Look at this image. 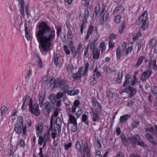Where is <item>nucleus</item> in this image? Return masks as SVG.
<instances>
[{
	"label": "nucleus",
	"instance_id": "obj_41",
	"mask_svg": "<svg viewBox=\"0 0 157 157\" xmlns=\"http://www.w3.org/2000/svg\"><path fill=\"white\" fill-rule=\"evenodd\" d=\"M123 50H121V48L118 46L116 49V57L117 59L119 60L121 58V55Z\"/></svg>",
	"mask_w": 157,
	"mask_h": 157
},
{
	"label": "nucleus",
	"instance_id": "obj_22",
	"mask_svg": "<svg viewBox=\"0 0 157 157\" xmlns=\"http://www.w3.org/2000/svg\"><path fill=\"white\" fill-rule=\"evenodd\" d=\"M93 58L94 59L98 60L100 56V51L98 48H95L94 50L92 51Z\"/></svg>",
	"mask_w": 157,
	"mask_h": 157
},
{
	"label": "nucleus",
	"instance_id": "obj_24",
	"mask_svg": "<svg viewBox=\"0 0 157 157\" xmlns=\"http://www.w3.org/2000/svg\"><path fill=\"white\" fill-rule=\"evenodd\" d=\"M82 48V45L81 43H79L77 46L76 50L75 52L74 57L79 56L80 53Z\"/></svg>",
	"mask_w": 157,
	"mask_h": 157
},
{
	"label": "nucleus",
	"instance_id": "obj_39",
	"mask_svg": "<svg viewBox=\"0 0 157 157\" xmlns=\"http://www.w3.org/2000/svg\"><path fill=\"white\" fill-rule=\"evenodd\" d=\"M100 9V6H95L94 8V12L92 17V19H95L98 14Z\"/></svg>",
	"mask_w": 157,
	"mask_h": 157
},
{
	"label": "nucleus",
	"instance_id": "obj_33",
	"mask_svg": "<svg viewBox=\"0 0 157 157\" xmlns=\"http://www.w3.org/2000/svg\"><path fill=\"white\" fill-rule=\"evenodd\" d=\"M68 94L70 96H75L78 94L79 90L78 89H75L73 90H67V91Z\"/></svg>",
	"mask_w": 157,
	"mask_h": 157
},
{
	"label": "nucleus",
	"instance_id": "obj_42",
	"mask_svg": "<svg viewBox=\"0 0 157 157\" xmlns=\"http://www.w3.org/2000/svg\"><path fill=\"white\" fill-rule=\"evenodd\" d=\"M75 149L78 152H82V147L79 141H77L75 143Z\"/></svg>",
	"mask_w": 157,
	"mask_h": 157
},
{
	"label": "nucleus",
	"instance_id": "obj_49",
	"mask_svg": "<svg viewBox=\"0 0 157 157\" xmlns=\"http://www.w3.org/2000/svg\"><path fill=\"white\" fill-rule=\"evenodd\" d=\"M100 48L101 53L105 51L106 49V47L105 43L104 42H101L100 44Z\"/></svg>",
	"mask_w": 157,
	"mask_h": 157
},
{
	"label": "nucleus",
	"instance_id": "obj_45",
	"mask_svg": "<svg viewBox=\"0 0 157 157\" xmlns=\"http://www.w3.org/2000/svg\"><path fill=\"white\" fill-rule=\"evenodd\" d=\"M145 58V57L144 56H140L137 59V62L135 64V66L137 67H139L141 64L142 61Z\"/></svg>",
	"mask_w": 157,
	"mask_h": 157
},
{
	"label": "nucleus",
	"instance_id": "obj_58",
	"mask_svg": "<svg viewBox=\"0 0 157 157\" xmlns=\"http://www.w3.org/2000/svg\"><path fill=\"white\" fill-rule=\"evenodd\" d=\"M63 50L65 52L66 54L68 55L70 54V51L68 49V47L67 45H65L63 46Z\"/></svg>",
	"mask_w": 157,
	"mask_h": 157
},
{
	"label": "nucleus",
	"instance_id": "obj_7",
	"mask_svg": "<svg viewBox=\"0 0 157 157\" xmlns=\"http://www.w3.org/2000/svg\"><path fill=\"white\" fill-rule=\"evenodd\" d=\"M83 67H80L78 70L77 72L73 73L71 75V77L74 81H76L78 80H80L81 79L82 76V73Z\"/></svg>",
	"mask_w": 157,
	"mask_h": 157
},
{
	"label": "nucleus",
	"instance_id": "obj_26",
	"mask_svg": "<svg viewBox=\"0 0 157 157\" xmlns=\"http://www.w3.org/2000/svg\"><path fill=\"white\" fill-rule=\"evenodd\" d=\"M8 109L7 107L6 106H3L1 107L0 109V114L1 117H2L1 119V121H2L3 120V117L5 115V114L8 111Z\"/></svg>",
	"mask_w": 157,
	"mask_h": 157
},
{
	"label": "nucleus",
	"instance_id": "obj_10",
	"mask_svg": "<svg viewBox=\"0 0 157 157\" xmlns=\"http://www.w3.org/2000/svg\"><path fill=\"white\" fill-rule=\"evenodd\" d=\"M127 85L125 87H124V91L126 92H130V94L129 95V98H132L136 93V89L130 86H127Z\"/></svg>",
	"mask_w": 157,
	"mask_h": 157
},
{
	"label": "nucleus",
	"instance_id": "obj_1",
	"mask_svg": "<svg viewBox=\"0 0 157 157\" xmlns=\"http://www.w3.org/2000/svg\"><path fill=\"white\" fill-rule=\"evenodd\" d=\"M38 30L36 33V38L42 49L44 52L50 50L52 42L55 38V31L51 30V28L45 21L38 22L36 25Z\"/></svg>",
	"mask_w": 157,
	"mask_h": 157
},
{
	"label": "nucleus",
	"instance_id": "obj_29",
	"mask_svg": "<svg viewBox=\"0 0 157 157\" xmlns=\"http://www.w3.org/2000/svg\"><path fill=\"white\" fill-rule=\"evenodd\" d=\"M60 57V55L59 54L57 53L54 57V63L56 67L59 66L60 65V63L59 61Z\"/></svg>",
	"mask_w": 157,
	"mask_h": 157
},
{
	"label": "nucleus",
	"instance_id": "obj_37",
	"mask_svg": "<svg viewBox=\"0 0 157 157\" xmlns=\"http://www.w3.org/2000/svg\"><path fill=\"white\" fill-rule=\"evenodd\" d=\"M124 8L122 6H121L118 7H116L113 12V14L114 15L118 12L121 13H122L124 11Z\"/></svg>",
	"mask_w": 157,
	"mask_h": 157
},
{
	"label": "nucleus",
	"instance_id": "obj_46",
	"mask_svg": "<svg viewBox=\"0 0 157 157\" xmlns=\"http://www.w3.org/2000/svg\"><path fill=\"white\" fill-rule=\"evenodd\" d=\"M145 137L151 143L154 142V139L153 136L149 133H147L145 134Z\"/></svg>",
	"mask_w": 157,
	"mask_h": 157
},
{
	"label": "nucleus",
	"instance_id": "obj_9",
	"mask_svg": "<svg viewBox=\"0 0 157 157\" xmlns=\"http://www.w3.org/2000/svg\"><path fill=\"white\" fill-rule=\"evenodd\" d=\"M92 113V119L93 122H98L100 119V113L101 111H98L94 109H91Z\"/></svg>",
	"mask_w": 157,
	"mask_h": 157
},
{
	"label": "nucleus",
	"instance_id": "obj_40",
	"mask_svg": "<svg viewBox=\"0 0 157 157\" xmlns=\"http://www.w3.org/2000/svg\"><path fill=\"white\" fill-rule=\"evenodd\" d=\"M69 123L70 124H73V125L77 124V120L74 116L70 114L69 115Z\"/></svg>",
	"mask_w": 157,
	"mask_h": 157
},
{
	"label": "nucleus",
	"instance_id": "obj_18",
	"mask_svg": "<svg viewBox=\"0 0 157 157\" xmlns=\"http://www.w3.org/2000/svg\"><path fill=\"white\" fill-rule=\"evenodd\" d=\"M117 76L114 78V81L117 83L120 84L121 83L123 77L122 72H119L117 74Z\"/></svg>",
	"mask_w": 157,
	"mask_h": 157
},
{
	"label": "nucleus",
	"instance_id": "obj_5",
	"mask_svg": "<svg viewBox=\"0 0 157 157\" xmlns=\"http://www.w3.org/2000/svg\"><path fill=\"white\" fill-rule=\"evenodd\" d=\"M138 73L137 71L135 72L133 76L129 74H126L125 76V80L123 83V87H125L127 85L129 84V82H131L132 86H134L138 83V79L136 78V75Z\"/></svg>",
	"mask_w": 157,
	"mask_h": 157
},
{
	"label": "nucleus",
	"instance_id": "obj_36",
	"mask_svg": "<svg viewBox=\"0 0 157 157\" xmlns=\"http://www.w3.org/2000/svg\"><path fill=\"white\" fill-rule=\"evenodd\" d=\"M106 97L108 99H112L115 96V94L111 90H107L106 91Z\"/></svg>",
	"mask_w": 157,
	"mask_h": 157
},
{
	"label": "nucleus",
	"instance_id": "obj_11",
	"mask_svg": "<svg viewBox=\"0 0 157 157\" xmlns=\"http://www.w3.org/2000/svg\"><path fill=\"white\" fill-rule=\"evenodd\" d=\"M82 151L83 154L86 156H90V150L89 149L87 143L86 142H84L83 144H82Z\"/></svg>",
	"mask_w": 157,
	"mask_h": 157
},
{
	"label": "nucleus",
	"instance_id": "obj_64",
	"mask_svg": "<svg viewBox=\"0 0 157 157\" xmlns=\"http://www.w3.org/2000/svg\"><path fill=\"white\" fill-rule=\"evenodd\" d=\"M151 93L154 95L157 94V87L154 86L152 87L151 89Z\"/></svg>",
	"mask_w": 157,
	"mask_h": 157
},
{
	"label": "nucleus",
	"instance_id": "obj_8",
	"mask_svg": "<svg viewBox=\"0 0 157 157\" xmlns=\"http://www.w3.org/2000/svg\"><path fill=\"white\" fill-rule=\"evenodd\" d=\"M91 102L94 108L91 109H94L98 111H101L102 107L101 105L97 100L96 98L95 97H93L91 99Z\"/></svg>",
	"mask_w": 157,
	"mask_h": 157
},
{
	"label": "nucleus",
	"instance_id": "obj_35",
	"mask_svg": "<svg viewBox=\"0 0 157 157\" xmlns=\"http://www.w3.org/2000/svg\"><path fill=\"white\" fill-rule=\"evenodd\" d=\"M101 73L99 71H97V67H96L93 71L92 76L98 78L101 76Z\"/></svg>",
	"mask_w": 157,
	"mask_h": 157
},
{
	"label": "nucleus",
	"instance_id": "obj_30",
	"mask_svg": "<svg viewBox=\"0 0 157 157\" xmlns=\"http://www.w3.org/2000/svg\"><path fill=\"white\" fill-rule=\"evenodd\" d=\"M87 23V21H85L82 20L81 22V25L80 27V32L81 34L82 35L83 33L84 29L86 27V24Z\"/></svg>",
	"mask_w": 157,
	"mask_h": 157
},
{
	"label": "nucleus",
	"instance_id": "obj_25",
	"mask_svg": "<svg viewBox=\"0 0 157 157\" xmlns=\"http://www.w3.org/2000/svg\"><path fill=\"white\" fill-rule=\"evenodd\" d=\"M80 103L78 100H75L73 102V106H72L71 112L73 113H75L77 108L78 107Z\"/></svg>",
	"mask_w": 157,
	"mask_h": 157
},
{
	"label": "nucleus",
	"instance_id": "obj_31",
	"mask_svg": "<svg viewBox=\"0 0 157 157\" xmlns=\"http://www.w3.org/2000/svg\"><path fill=\"white\" fill-rule=\"evenodd\" d=\"M87 23V21H85L82 20L81 22V25L80 27V32L81 34L82 35L83 33L84 29L86 27V24Z\"/></svg>",
	"mask_w": 157,
	"mask_h": 157
},
{
	"label": "nucleus",
	"instance_id": "obj_12",
	"mask_svg": "<svg viewBox=\"0 0 157 157\" xmlns=\"http://www.w3.org/2000/svg\"><path fill=\"white\" fill-rule=\"evenodd\" d=\"M36 128V133L37 137L40 135H41L43 129L44 128V123L43 122L38 123L37 124L35 125Z\"/></svg>",
	"mask_w": 157,
	"mask_h": 157
},
{
	"label": "nucleus",
	"instance_id": "obj_52",
	"mask_svg": "<svg viewBox=\"0 0 157 157\" xmlns=\"http://www.w3.org/2000/svg\"><path fill=\"white\" fill-rule=\"evenodd\" d=\"M109 44V49L112 50L115 47V43L113 41H111L109 40L108 41Z\"/></svg>",
	"mask_w": 157,
	"mask_h": 157
},
{
	"label": "nucleus",
	"instance_id": "obj_47",
	"mask_svg": "<svg viewBox=\"0 0 157 157\" xmlns=\"http://www.w3.org/2000/svg\"><path fill=\"white\" fill-rule=\"evenodd\" d=\"M89 15L90 13L88 9H86V10H85L84 17L82 20L85 21H87V19L88 18Z\"/></svg>",
	"mask_w": 157,
	"mask_h": 157
},
{
	"label": "nucleus",
	"instance_id": "obj_44",
	"mask_svg": "<svg viewBox=\"0 0 157 157\" xmlns=\"http://www.w3.org/2000/svg\"><path fill=\"white\" fill-rule=\"evenodd\" d=\"M109 18V14L107 13H105L101 17L100 22L103 23L106 22Z\"/></svg>",
	"mask_w": 157,
	"mask_h": 157
},
{
	"label": "nucleus",
	"instance_id": "obj_32",
	"mask_svg": "<svg viewBox=\"0 0 157 157\" xmlns=\"http://www.w3.org/2000/svg\"><path fill=\"white\" fill-rule=\"evenodd\" d=\"M87 23V21H85L82 20L81 22V25L80 27V32L81 34L82 35L83 33L84 29L86 27V24Z\"/></svg>",
	"mask_w": 157,
	"mask_h": 157
},
{
	"label": "nucleus",
	"instance_id": "obj_53",
	"mask_svg": "<svg viewBox=\"0 0 157 157\" xmlns=\"http://www.w3.org/2000/svg\"><path fill=\"white\" fill-rule=\"evenodd\" d=\"M133 49L132 46H131L129 47L128 48L126 49L125 52L124 54V55L125 56H127L128 55L129 53H130L131 52L132 50Z\"/></svg>",
	"mask_w": 157,
	"mask_h": 157
},
{
	"label": "nucleus",
	"instance_id": "obj_48",
	"mask_svg": "<svg viewBox=\"0 0 157 157\" xmlns=\"http://www.w3.org/2000/svg\"><path fill=\"white\" fill-rule=\"evenodd\" d=\"M74 69V67L72 63H69L67 66V71L68 72L72 73Z\"/></svg>",
	"mask_w": 157,
	"mask_h": 157
},
{
	"label": "nucleus",
	"instance_id": "obj_16",
	"mask_svg": "<svg viewBox=\"0 0 157 157\" xmlns=\"http://www.w3.org/2000/svg\"><path fill=\"white\" fill-rule=\"evenodd\" d=\"M128 140L129 144H131L133 146H136L138 141L137 138L134 136L131 137H128Z\"/></svg>",
	"mask_w": 157,
	"mask_h": 157
},
{
	"label": "nucleus",
	"instance_id": "obj_60",
	"mask_svg": "<svg viewBox=\"0 0 157 157\" xmlns=\"http://www.w3.org/2000/svg\"><path fill=\"white\" fill-rule=\"evenodd\" d=\"M125 25L124 23L122 24L120 26V29L119 31V33L122 34L123 33L124 29L125 28Z\"/></svg>",
	"mask_w": 157,
	"mask_h": 157
},
{
	"label": "nucleus",
	"instance_id": "obj_17",
	"mask_svg": "<svg viewBox=\"0 0 157 157\" xmlns=\"http://www.w3.org/2000/svg\"><path fill=\"white\" fill-rule=\"evenodd\" d=\"M94 30V27L91 25H89L87 30L86 36L85 37L86 40H87L89 39L90 36L92 35Z\"/></svg>",
	"mask_w": 157,
	"mask_h": 157
},
{
	"label": "nucleus",
	"instance_id": "obj_62",
	"mask_svg": "<svg viewBox=\"0 0 157 157\" xmlns=\"http://www.w3.org/2000/svg\"><path fill=\"white\" fill-rule=\"evenodd\" d=\"M121 20V17L119 15H117L115 16L114 21L116 23H119Z\"/></svg>",
	"mask_w": 157,
	"mask_h": 157
},
{
	"label": "nucleus",
	"instance_id": "obj_56",
	"mask_svg": "<svg viewBox=\"0 0 157 157\" xmlns=\"http://www.w3.org/2000/svg\"><path fill=\"white\" fill-rule=\"evenodd\" d=\"M72 145V144L71 142L64 144V148L65 150L68 151L70 148L71 147Z\"/></svg>",
	"mask_w": 157,
	"mask_h": 157
},
{
	"label": "nucleus",
	"instance_id": "obj_51",
	"mask_svg": "<svg viewBox=\"0 0 157 157\" xmlns=\"http://www.w3.org/2000/svg\"><path fill=\"white\" fill-rule=\"evenodd\" d=\"M67 37L69 40H70L71 42L72 43L71 40L73 37V34L71 30L67 31Z\"/></svg>",
	"mask_w": 157,
	"mask_h": 157
},
{
	"label": "nucleus",
	"instance_id": "obj_34",
	"mask_svg": "<svg viewBox=\"0 0 157 157\" xmlns=\"http://www.w3.org/2000/svg\"><path fill=\"white\" fill-rule=\"evenodd\" d=\"M89 66V63L88 62H86L85 65L84 71L82 73V77L86 78L87 76Z\"/></svg>",
	"mask_w": 157,
	"mask_h": 157
},
{
	"label": "nucleus",
	"instance_id": "obj_20",
	"mask_svg": "<svg viewBox=\"0 0 157 157\" xmlns=\"http://www.w3.org/2000/svg\"><path fill=\"white\" fill-rule=\"evenodd\" d=\"M56 124L57 126L56 128L57 129V132L59 134H60L61 131V125L62 124V121L60 118L58 117L56 118Z\"/></svg>",
	"mask_w": 157,
	"mask_h": 157
},
{
	"label": "nucleus",
	"instance_id": "obj_2",
	"mask_svg": "<svg viewBox=\"0 0 157 157\" xmlns=\"http://www.w3.org/2000/svg\"><path fill=\"white\" fill-rule=\"evenodd\" d=\"M50 86L52 88L57 87L59 86L62 91H66L69 88L68 82L65 79L58 78L57 80L51 78L50 80Z\"/></svg>",
	"mask_w": 157,
	"mask_h": 157
},
{
	"label": "nucleus",
	"instance_id": "obj_61",
	"mask_svg": "<svg viewBox=\"0 0 157 157\" xmlns=\"http://www.w3.org/2000/svg\"><path fill=\"white\" fill-rule=\"evenodd\" d=\"M136 44L137 46V52L138 53L139 52L141 49V47L142 43L140 41H137L136 43Z\"/></svg>",
	"mask_w": 157,
	"mask_h": 157
},
{
	"label": "nucleus",
	"instance_id": "obj_15",
	"mask_svg": "<svg viewBox=\"0 0 157 157\" xmlns=\"http://www.w3.org/2000/svg\"><path fill=\"white\" fill-rule=\"evenodd\" d=\"M19 6L20 8L19 11L22 17L25 16L24 11V0H18Z\"/></svg>",
	"mask_w": 157,
	"mask_h": 157
},
{
	"label": "nucleus",
	"instance_id": "obj_14",
	"mask_svg": "<svg viewBox=\"0 0 157 157\" xmlns=\"http://www.w3.org/2000/svg\"><path fill=\"white\" fill-rule=\"evenodd\" d=\"M152 71L151 70H147L141 74L140 79L142 81H144L149 78L152 74Z\"/></svg>",
	"mask_w": 157,
	"mask_h": 157
},
{
	"label": "nucleus",
	"instance_id": "obj_63",
	"mask_svg": "<svg viewBox=\"0 0 157 157\" xmlns=\"http://www.w3.org/2000/svg\"><path fill=\"white\" fill-rule=\"evenodd\" d=\"M63 92L59 91L56 94V98L57 99H59L61 98L63 96Z\"/></svg>",
	"mask_w": 157,
	"mask_h": 157
},
{
	"label": "nucleus",
	"instance_id": "obj_4",
	"mask_svg": "<svg viewBox=\"0 0 157 157\" xmlns=\"http://www.w3.org/2000/svg\"><path fill=\"white\" fill-rule=\"evenodd\" d=\"M139 22H141V25L139 27L140 31H144L147 29L149 27V24L147 20V11L145 10L139 17Z\"/></svg>",
	"mask_w": 157,
	"mask_h": 157
},
{
	"label": "nucleus",
	"instance_id": "obj_13",
	"mask_svg": "<svg viewBox=\"0 0 157 157\" xmlns=\"http://www.w3.org/2000/svg\"><path fill=\"white\" fill-rule=\"evenodd\" d=\"M53 106V104H51L48 102H46L44 104V110L47 114H48L51 111Z\"/></svg>",
	"mask_w": 157,
	"mask_h": 157
},
{
	"label": "nucleus",
	"instance_id": "obj_38",
	"mask_svg": "<svg viewBox=\"0 0 157 157\" xmlns=\"http://www.w3.org/2000/svg\"><path fill=\"white\" fill-rule=\"evenodd\" d=\"M32 74L33 70L32 67L30 66L26 75L25 76V79L29 80V78L31 77Z\"/></svg>",
	"mask_w": 157,
	"mask_h": 157
},
{
	"label": "nucleus",
	"instance_id": "obj_50",
	"mask_svg": "<svg viewBox=\"0 0 157 157\" xmlns=\"http://www.w3.org/2000/svg\"><path fill=\"white\" fill-rule=\"evenodd\" d=\"M25 143L24 140L23 139H21L18 144L20 147L23 149H24L25 146Z\"/></svg>",
	"mask_w": 157,
	"mask_h": 157
},
{
	"label": "nucleus",
	"instance_id": "obj_6",
	"mask_svg": "<svg viewBox=\"0 0 157 157\" xmlns=\"http://www.w3.org/2000/svg\"><path fill=\"white\" fill-rule=\"evenodd\" d=\"M28 105L29 106V111L32 114H34L36 116H38L40 113L38 105L36 103L33 104L32 98L29 96Z\"/></svg>",
	"mask_w": 157,
	"mask_h": 157
},
{
	"label": "nucleus",
	"instance_id": "obj_54",
	"mask_svg": "<svg viewBox=\"0 0 157 157\" xmlns=\"http://www.w3.org/2000/svg\"><path fill=\"white\" fill-rule=\"evenodd\" d=\"M136 145L140 146L141 147H142L143 148H146L147 146V145L145 144L144 143V142L143 141H139L138 140Z\"/></svg>",
	"mask_w": 157,
	"mask_h": 157
},
{
	"label": "nucleus",
	"instance_id": "obj_57",
	"mask_svg": "<svg viewBox=\"0 0 157 157\" xmlns=\"http://www.w3.org/2000/svg\"><path fill=\"white\" fill-rule=\"evenodd\" d=\"M117 36V34L114 33H111L109 36V40L113 41V40L116 39Z\"/></svg>",
	"mask_w": 157,
	"mask_h": 157
},
{
	"label": "nucleus",
	"instance_id": "obj_21",
	"mask_svg": "<svg viewBox=\"0 0 157 157\" xmlns=\"http://www.w3.org/2000/svg\"><path fill=\"white\" fill-rule=\"evenodd\" d=\"M45 96L46 94L45 93H41L39 94V104L40 107H42L43 105V103L44 101V99L45 98Z\"/></svg>",
	"mask_w": 157,
	"mask_h": 157
},
{
	"label": "nucleus",
	"instance_id": "obj_19",
	"mask_svg": "<svg viewBox=\"0 0 157 157\" xmlns=\"http://www.w3.org/2000/svg\"><path fill=\"white\" fill-rule=\"evenodd\" d=\"M25 30V36L28 41H29L30 39V31L27 27L26 23L24 24Z\"/></svg>",
	"mask_w": 157,
	"mask_h": 157
},
{
	"label": "nucleus",
	"instance_id": "obj_23",
	"mask_svg": "<svg viewBox=\"0 0 157 157\" xmlns=\"http://www.w3.org/2000/svg\"><path fill=\"white\" fill-rule=\"evenodd\" d=\"M131 116L129 114H126L121 116L120 118V122L123 124L130 118Z\"/></svg>",
	"mask_w": 157,
	"mask_h": 157
},
{
	"label": "nucleus",
	"instance_id": "obj_3",
	"mask_svg": "<svg viewBox=\"0 0 157 157\" xmlns=\"http://www.w3.org/2000/svg\"><path fill=\"white\" fill-rule=\"evenodd\" d=\"M23 118L21 116H19L17 119L14 126V131L16 133L20 135L22 133L23 136H25L27 134L26 126L23 125Z\"/></svg>",
	"mask_w": 157,
	"mask_h": 157
},
{
	"label": "nucleus",
	"instance_id": "obj_43",
	"mask_svg": "<svg viewBox=\"0 0 157 157\" xmlns=\"http://www.w3.org/2000/svg\"><path fill=\"white\" fill-rule=\"evenodd\" d=\"M81 121L82 122H83L85 124H89L88 117L86 114L84 113L82 115Z\"/></svg>",
	"mask_w": 157,
	"mask_h": 157
},
{
	"label": "nucleus",
	"instance_id": "obj_55",
	"mask_svg": "<svg viewBox=\"0 0 157 157\" xmlns=\"http://www.w3.org/2000/svg\"><path fill=\"white\" fill-rule=\"evenodd\" d=\"M39 139L38 140V144L40 145H41L44 142V138L43 137L40 135L38 136Z\"/></svg>",
	"mask_w": 157,
	"mask_h": 157
},
{
	"label": "nucleus",
	"instance_id": "obj_27",
	"mask_svg": "<svg viewBox=\"0 0 157 157\" xmlns=\"http://www.w3.org/2000/svg\"><path fill=\"white\" fill-rule=\"evenodd\" d=\"M120 138L123 145L125 146H128L129 145L128 141V139L126 138L125 136L124 135L121 134L120 136Z\"/></svg>",
	"mask_w": 157,
	"mask_h": 157
},
{
	"label": "nucleus",
	"instance_id": "obj_59",
	"mask_svg": "<svg viewBox=\"0 0 157 157\" xmlns=\"http://www.w3.org/2000/svg\"><path fill=\"white\" fill-rule=\"evenodd\" d=\"M39 151V152L38 154L39 157H49L47 155H44L43 154V151H42V148H40Z\"/></svg>",
	"mask_w": 157,
	"mask_h": 157
},
{
	"label": "nucleus",
	"instance_id": "obj_28",
	"mask_svg": "<svg viewBox=\"0 0 157 157\" xmlns=\"http://www.w3.org/2000/svg\"><path fill=\"white\" fill-rule=\"evenodd\" d=\"M53 120L52 119V118L50 120V127L49 129H48L47 133H45L46 134L48 135H50V131H56V128L54 127H53Z\"/></svg>",
	"mask_w": 157,
	"mask_h": 157
}]
</instances>
